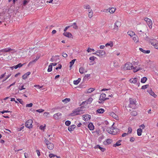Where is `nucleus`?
Here are the masks:
<instances>
[{
	"mask_svg": "<svg viewBox=\"0 0 158 158\" xmlns=\"http://www.w3.org/2000/svg\"><path fill=\"white\" fill-rule=\"evenodd\" d=\"M86 110L85 106H81L74 110L70 114V116H73L83 114Z\"/></svg>",
	"mask_w": 158,
	"mask_h": 158,
	"instance_id": "nucleus-1",
	"label": "nucleus"
},
{
	"mask_svg": "<svg viewBox=\"0 0 158 158\" xmlns=\"http://www.w3.org/2000/svg\"><path fill=\"white\" fill-rule=\"evenodd\" d=\"M134 66L132 63L130 62H127L124 64L123 67H122V69L123 70H133Z\"/></svg>",
	"mask_w": 158,
	"mask_h": 158,
	"instance_id": "nucleus-2",
	"label": "nucleus"
},
{
	"mask_svg": "<svg viewBox=\"0 0 158 158\" xmlns=\"http://www.w3.org/2000/svg\"><path fill=\"white\" fill-rule=\"evenodd\" d=\"M106 131L110 134L115 135L118 131V129L113 127H108L107 128Z\"/></svg>",
	"mask_w": 158,
	"mask_h": 158,
	"instance_id": "nucleus-3",
	"label": "nucleus"
},
{
	"mask_svg": "<svg viewBox=\"0 0 158 158\" xmlns=\"http://www.w3.org/2000/svg\"><path fill=\"white\" fill-rule=\"evenodd\" d=\"M44 141L46 145L48 148L49 150H52L54 147L53 143H50L48 140L45 138Z\"/></svg>",
	"mask_w": 158,
	"mask_h": 158,
	"instance_id": "nucleus-4",
	"label": "nucleus"
},
{
	"mask_svg": "<svg viewBox=\"0 0 158 158\" xmlns=\"http://www.w3.org/2000/svg\"><path fill=\"white\" fill-rule=\"evenodd\" d=\"M143 65L142 64H138L136 66H134L133 72L135 73L138 71L143 69Z\"/></svg>",
	"mask_w": 158,
	"mask_h": 158,
	"instance_id": "nucleus-5",
	"label": "nucleus"
},
{
	"mask_svg": "<svg viewBox=\"0 0 158 158\" xmlns=\"http://www.w3.org/2000/svg\"><path fill=\"white\" fill-rule=\"evenodd\" d=\"M109 99L108 98H106V94H102L99 97L98 103H102L106 100Z\"/></svg>",
	"mask_w": 158,
	"mask_h": 158,
	"instance_id": "nucleus-6",
	"label": "nucleus"
},
{
	"mask_svg": "<svg viewBox=\"0 0 158 158\" xmlns=\"http://www.w3.org/2000/svg\"><path fill=\"white\" fill-rule=\"evenodd\" d=\"M121 26V22L118 20H117L114 23V27L113 29L114 31H118V28L120 27Z\"/></svg>",
	"mask_w": 158,
	"mask_h": 158,
	"instance_id": "nucleus-7",
	"label": "nucleus"
},
{
	"mask_svg": "<svg viewBox=\"0 0 158 158\" xmlns=\"http://www.w3.org/2000/svg\"><path fill=\"white\" fill-rule=\"evenodd\" d=\"M32 123L33 121L31 119H29L25 123V126L26 127L28 128H31L33 127L32 125Z\"/></svg>",
	"mask_w": 158,
	"mask_h": 158,
	"instance_id": "nucleus-8",
	"label": "nucleus"
},
{
	"mask_svg": "<svg viewBox=\"0 0 158 158\" xmlns=\"http://www.w3.org/2000/svg\"><path fill=\"white\" fill-rule=\"evenodd\" d=\"M144 20L146 22L149 28L152 29V20L148 18H145L144 19Z\"/></svg>",
	"mask_w": 158,
	"mask_h": 158,
	"instance_id": "nucleus-9",
	"label": "nucleus"
},
{
	"mask_svg": "<svg viewBox=\"0 0 158 158\" xmlns=\"http://www.w3.org/2000/svg\"><path fill=\"white\" fill-rule=\"evenodd\" d=\"M129 102L130 103V106L131 107V106L133 105L134 106L133 108L134 109H135V106L136 105V101L135 99H134L131 98L129 99Z\"/></svg>",
	"mask_w": 158,
	"mask_h": 158,
	"instance_id": "nucleus-10",
	"label": "nucleus"
},
{
	"mask_svg": "<svg viewBox=\"0 0 158 158\" xmlns=\"http://www.w3.org/2000/svg\"><path fill=\"white\" fill-rule=\"evenodd\" d=\"M106 52L104 51L103 50H98L96 51L95 53L94 54H96L97 56H99L101 57L104 55Z\"/></svg>",
	"mask_w": 158,
	"mask_h": 158,
	"instance_id": "nucleus-11",
	"label": "nucleus"
},
{
	"mask_svg": "<svg viewBox=\"0 0 158 158\" xmlns=\"http://www.w3.org/2000/svg\"><path fill=\"white\" fill-rule=\"evenodd\" d=\"M3 53L11 52V53H14L16 52L15 49H12L10 48H7L3 49Z\"/></svg>",
	"mask_w": 158,
	"mask_h": 158,
	"instance_id": "nucleus-12",
	"label": "nucleus"
},
{
	"mask_svg": "<svg viewBox=\"0 0 158 158\" xmlns=\"http://www.w3.org/2000/svg\"><path fill=\"white\" fill-rule=\"evenodd\" d=\"M113 142V140L111 139H108L105 140L103 142L105 145H108L111 144Z\"/></svg>",
	"mask_w": 158,
	"mask_h": 158,
	"instance_id": "nucleus-13",
	"label": "nucleus"
},
{
	"mask_svg": "<svg viewBox=\"0 0 158 158\" xmlns=\"http://www.w3.org/2000/svg\"><path fill=\"white\" fill-rule=\"evenodd\" d=\"M82 117L83 119L86 122L89 121L91 118V116L88 114L83 115Z\"/></svg>",
	"mask_w": 158,
	"mask_h": 158,
	"instance_id": "nucleus-14",
	"label": "nucleus"
},
{
	"mask_svg": "<svg viewBox=\"0 0 158 158\" xmlns=\"http://www.w3.org/2000/svg\"><path fill=\"white\" fill-rule=\"evenodd\" d=\"M115 10V8L112 7L106 10H105L103 11L105 12H109L111 14H113Z\"/></svg>",
	"mask_w": 158,
	"mask_h": 158,
	"instance_id": "nucleus-15",
	"label": "nucleus"
},
{
	"mask_svg": "<svg viewBox=\"0 0 158 158\" xmlns=\"http://www.w3.org/2000/svg\"><path fill=\"white\" fill-rule=\"evenodd\" d=\"M61 116L62 114L58 112L54 114L53 115V117L55 119L57 120L60 119Z\"/></svg>",
	"mask_w": 158,
	"mask_h": 158,
	"instance_id": "nucleus-16",
	"label": "nucleus"
},
{
	"mask_svg": "<svg viewBox=\"0 0 158 158\" xmlns=\"http://www.w3.org/2000/svg\"><path fill=\"white\" fill-rule=\"evenodd\" d=\"M93 100V99L92 98H90L89 99H88L86 101H85V102H82V104L84 105L86 103L87 104H90L91 103Z\"/></svg>",
	"mask_w": 158,
	"mask_h": 158,
	"instance_id": "nucleus-17",
	"label": "nucleus"
},
{
	"mask_svg": "<svg viewBox=\"0 0 158 158\" xmlns=\"http://www.w3.org/2000/svg\"><path fill=\"white\" fill-rule=\"evenodd\" d=\"M129 81L131 83L135 84L137 83L138 79L136 78H132Z\"/></svg>",
	"mask_w": 158,
	"mask_h": 158,
	"instance_id": "nucleus-18",
	"label": "nucleus"
},
{
	"mask_svg": "<svg viewBox=\"0 0 158 158\" xmlns=\"http://www.w3.org/2000/svg\"><path fill=\"white\" fill-rule=\"evenodd\" d=\"M158 41L157 40L154 39H150L149 40V42L151 43V44L152 45H154Z\"/></svg>",
	"mask_w": 158,
	"mask_h": 158,
	"instance_id": "nucleus-19",
	"label": "nucleus"
},
{
	"mask_svg": "<svg viewBox=\"0 0 158 158\" xmlns=\"http://www.w3.org/2000/svg\"><path fill=\"white\" fill-rule=\"evenodd\" d=\"M105 110L104 109L102 108H99L96 111V114H101L104 113Z\"/></svg>",
	"mask_w": 158,
	"mask_h": 158,
	"instance_id": "nucleus-20",
	"label": "nucleus"
},
{
	"mask_svg": "<svg viewBox=\"0 0 158 158\" xmlns=\"http://www.w3.org/2000/svg\"><path fill=\"white\" fill-rule=\"evenodd\" d=\"M131 63H132L133 66H136L139 64V61L138 60L135 59V60H132Z\"/></svg>",
	"mask_w": 158,
	"mask_h": 158,
	"instance_id": "nucleus-21",
	"label": "nucleus"
},
{
	"mask_svg": "<svg viewBox=\"0 0 158 158\" xmlns=\"http://www.w3.org/2000/svg\"><path fill=\"white\" fill-rule=\"evenodd\" d=\"M30 74L31 72H28L25 73L22 76L23 79L24 80L26 79Z\"/></svg>",
	"mask_w": 158,
	"mask_h": 158,
	"instance_id": "nucleus-22",
	"label": "nucleus"
},
{
	"mask_svg": "<svg viewBox=\"0 0 158 158\" xmlns=\"http://www.w3.org/2000/svg\"><path fill=\"white\" fill-rule=\"evenodd\" d=\"M63 35L68 38H71L72 36V34L69 32H65L63 33Z\"/></svg>",
	"mask_w": 158,
	"mask_h": 158,
	"instance_id": "nucleus-23",
	"label": "nucleus"
},
{
	"mask_svg": "<svg viewBox=\"0 0 158 158\" xmlns=\"http://www.w3.org/2000/svg\"><path fill=\"white\" fill-rule=\"evenodd\" d=\"M121 140H119L118 141L115 143L114 144L113 146L114 147H116L117 146H119L121 145Z\"/></svg>",
	"mask_w": 158,
	"mask_h": 158,
	"instance_id": "nucleus-24",
	"label": "nucleus"
},
{
	"mask_svg": "<svg viewBox=\"0 0 158 158\" xmlns=\"http://www.w3.org/2000/svg\"><path fill=\"white\" fill-rule=\"evenodd\" d=\"M88 128L91 131L93 130L94 128V125L91 123H90L88 124Z\"/></svg>",
	"mask_w": 158,
	"mask_h": 158,
	"instance_id": "nucleus-25",
	"label": "nucleus"
},
{
	"mask_svg": "<svg viewBox=\"0 0 158 158\" xmlns=\"http://www.w3.org/2000/svg\"><path fill=\"white\" fill-rule=\"evenodd\" d=\"M76 127V126L75 125H72L68 127V130L70 131H73Z\"/></svg>",
	"mask_w": 158,
	"mask_h": 158,
	"instance_id": "nucleus-26",
	"label": "nucleus"
},
{
	"mask_svg": "<svg viewBox=\"0 0 158 158\" xmlns=\"http://www.w3.org/2000/svg\"><path fill=\"white\" fill-rule=\"evenodd\" d=\"M137 135L139 136L141 135L142 133L143 132L141 128H139L137 130Z\"/></svg>",
	"mask_w": 158,
	"mask_h": 158,
	"instance_id": "nucleus-27",
	"label": "nucleus"
},
{
	"mask_svg": "<svg viewBox=\"0 0 158 158\" xmlns=\"http://www.w3.org/2000/svg\"><path fill=\"white\" fill-rule=\"evenodd\" d=\"M133 40L135 43H137L139 41L138 37L137 35H135L133 36Z\"/></svg>",
	"mask_w": 158,
	"mask_h": 158,
	"instance_id": "nucleus-28",
	"label": "nucleus"
},
{
	"mask_svg": "<svg viewBox=\"0 0 158 158\" xmlns=\"http://www.w3.org/2000/svg\"><path fill=\"white\" fill-rule=\"evenodd\" d=\"M90 74H87L85 75L83 78V81L87 80L89 79L90 77Z\"/></svg>",
	"mask_w": 158,
	"mask_h": 158,
	"instance_id": "nucleus-29",
	"label": "nucleus"
},
{
	"mask_svg": "<svg viewBox=\"0 0 158 158\" xmlns=\"http://www.w3.org/2000/svg\"><path fill=\"white\" fill-rule=\"evenodd\" d=\"M127 34L130 35L131 37L135 35V33L133 31H129L127 32Z\"/></svg>",
	"mask_w": 158,
	"mask_h": 158,
	"instance_id": "nucleus-30",
	"label": "nucleus"
},
{
	"mask_svg": "<svg viewBox=\"0 0 158 158\" xmlns=\"http://www.w3.org/2000/svg\"><path fill=\"white\" fill-rule=\"evenodd\" d=\"M113 46V42L112 41H110V42L106 43L105 44L106 47L110 46L111 48Z\"/></svg>",
	"mask_w": 158,
	"mask_h": 158,
	"instance_id": "nucleus-31",
	"label": "nucleus"
},
{
	"mask_svg": "<svg viewBox=\"0 0 158 158\" xmlns=\"http://www.w3.org/2000/svg\"><path fill=\"white\" fill-rule=\"evenodd\" d=\"M81 81V79L78 78L77 80H74L73 81V84L75 85H78Z\"/></svg>",
	"mask_w": 158,
	"mask_h": 158,
	"instance_id": "nucleus-32",
	"label": "nucleus"
},
{
	"mask_svg": "<svg viewBox=\"0 0 158 158\" xmlns=\"http://www.w3.org/2000/svg\"><path fill=\"white\" fill-rule=\"evenodd\" d=\"M149 93L154 98H156V95L152 90H150L149 91Z\"/></svg>",
	"mask_w": 158,
	"mask_h": 158,
	"instance_id": "nucleus-33",
	"label": "nucleus"
},
{
	"mask_svg": "<svg viewBox=\"0 0 158 158\" xmlns=\"http://www.w3.org/2000/svg\"><path fill=\"white\" fill-rule=\"evenodd\" d=\"M114 66L116 68L119 67V64L116 61H114Z\"/></svg>",
	"mask_w": 158,
	"mask_h": 158,
	"instance_id": "nucleus-34",
	"label": "nucleus"
},
{
	"mask_svg": "<svg viewBox=\"0 0 158 158\" xmlns=\"http://www.w3.org/2000/svg\"><path fill=\"white\" fill-rule=\"evenodd\" d=\"M85 69L83 67H81L79 69V71L81 74H83L85 72Z\"/></svg>",
	"mask_w": 158,
	"mask_h": 158,
	"instance_id": "nucleus-35",
	"label": "nucleus"
},
{
	"mask_svg": "<svg viewBox=\"0 0 158 158\" xmlns=\"http://www.w3.org/2000/svg\"><path fill=\"white\" fill-rule=\"evenodd\" d=\"M147 80V78L146 77H143L141 78V82L142 83H144Z\"/></svg>",
	"mask_w": 158,
	"mask_h": 158,
	"instance_id": "nucleus-36",
	"label": "nucleus"
},
{
	"mask_svg": "<svg viewBox=\"0 0 158 158\" xmlns=\"http://www.w3.org/2000/svg\"><path fill=\"white\" fill-rule=\"evenodd\" d=\"M24 64H22L21 63H19L17 65L15 66L14 67V68L15 69H17L18 68H20L22 67L23 65Z\"/></svg>",
	"mask_w": 158,
	"mask_h": 158,
	"instance_id": "nucleus-37",
	"label": "nucleus"
},
{
	"mask_svg": "<svg viewBox=\"0 0 158 158\" xmlns=\"http://www.w3.org/2000/svg\"><path fill=\"white\" fill-rule=\"evenodd\" d=\"M70 101V99L69 98H66L62 100V102H64L65 103H66L67 102H69Z\"/></svg>",
	"mask_w": 158,
	"mask_h": 158,
	"instance_id": "nucleus-38",
	"label": "nucleus"
},
{
	"mask_svg": "<svg viewBox=\"0 0 158 158\" xmlns=\"http://www.w3.org/2000/svg\"><path fill=\"white\" fill-rule=\"evenodd\" d=\"M76 60V59L72 60L70 62V67L71 68L72 66L73 65L75 61Z\"/></svg>",
	"mask_w": 158,
	"mask_h": 158,
	"instance_id": "nucleus-39",
	"label": "nucleus"
},
{
	"mask_svg": "<svg viewBox=\"0 0 158 158\" xmlns=\"http://www.w3.org/2000/svg\"><path fill=\"white\" fill-rule=\"evenodd\" d=\"M94 90H95V89L94 88H90L87 89V92L88 93H90L92 92L93 91H94Z\"/></svg>",
	"mask_w": 158,
	"mask_h": 158,
	"instance_id": "nucleus-40",
	"label": "nucleus"
},
{
	"mask_svg": "<svg viewBox=\"0 0 158 158\" xmlns=\"http://www.w3.org/2000/svg\"><path fill=\"white\" fill-rule=\"evenodd\" d=\"M93 11L92 12H89V13L88 14V17L89 18H90V19L91 18L93 17Z\"/></svg>",
	"mask_w": 158,
	"mask_h": 158,
	"instance_id": "nucleus-41",
	"label": "nucleus"
},
{
	"mask_svg": "<svg viewBox=\"0 0 158 158\" xmlns=\"http://www.w3.org/2000/svg\"><path fill=\"white\" fill-rule=\"evenodd\" d=\"M52 70V66L50 64L49 65L47 71L48 72H51Z\"/></svg>",
	"mask_w": 158,
	"mask_h": 158,
	"instance_id": "nucleus-42",
	"label": "nucleus"
},
{
	"mask_svg": "<svg viewBox=\"0 0 158 158\" xmlns=\"http://www.w3.org/2000/svg\"><path fill=\"white\" fill-rule=\"evenodd\" d=\"M83 7L85 9H90V8H91L90 6L88 4L84 5L83 6Z\"/></svg>",
	"mask_w": 158,
	"mask_h": 158,
	"instance_id": "nucleus-43",
	"label": "nucleus"
},
{
	"mask_svg": "<svg viewBox=\"0 0 158 158\" xmlns=\"http://www.w3.org/2000/svg\"><path fill=\"white\" fill-rule=\"evenodd\" d=\"M131 114L134 116L137 115V113L136 111H133L131 112Z\"/></svg>",
	"mask_w": 158,
	"mask_h": 158,
	"instance_id": "nucleus-44",
	"label": "nucleus"
},
{
	"mask_svg": "<svg viewBox=\"0 0 158 158\" xmlns=\"http://www.w3.org/2000/svg\"><path fill=\"white\" fill-rule=\"evenodd\" d=\"M49 112H45L44 114V117L47 118L49 117Z\"/></svg>",
	"mask_w": 158,
	"mask_h": 158,
	"instance_id": "nucleus-45",
	"label": "nucleus"
},
{
	"mask_svg": "<svg viewBox=\"0 0 158 158\" xmlns=\"http://www.w3.org/2000/svg\"><path fill=\"white\" fill-rule=\"evenodd\" d=\"M132 129L130 127H129L128 128V131H127V133L128 134H131L132 132Z\"/></svg>",
	"mask_w": 158,
	"mask_h": 158,
	"instance_id": "nucleus-46",
	"label": "nucleus"
},
{
	"mask_svg": "<svg viewBox=\"0 0 158 158\" xmlns=\"http://www.w3.org/2000/svg\"><path fill=\"white\" fill-rule=\"evenodd\" d=\"M46 125L44 124V126L41 125L40 127V129L41 130H44L45 129Z\"/></svg>",
	"mask_w": 158,
	"mask_h": 158,
	"instance_id": "nucleus-47",
	"label": "nucleus"
},
{
	"mask_svg": "<svg viewBox=\"0 0 158 158\" xmlns=\"http://www.w3.org/2000/svg\"><path fill=\"white\" fill-rule=\"evenodd\" d=\"M65 124L67 126H69L71 124V122L69 120H67L65 122Z\"/></svg>",
	"mask_w": 158,
	"mask_h": 158,
	"instance_id": "nucleus-48",
	"label": "nucleus"
},
{
	"mask_svg": "<svg viewBox=\"0 0 158 158\" xmlns=\"http://www.w3.org/2000/svg\"><path fill=\"white\" fill-rule=\"evenodd\" d=\"M155 48L158 49V41L153 45Z\"/></svg>",
	"mask_w": 158,
	"mask_h": 158,
	"instance_id": "nucleus-49",
	"label": "nucleus"
},
{
	"mask_svg": "<svg viewBox=\"0 0 158 158\" xmlns=\"http://www.w3.org/2000/svg\"><path fill=\"white\" fill-rule=\"evenodd\" d=\"M56 155L52 153L50 154L49 155V157L50 158H52L53 157H56Z\"/></svg>",
	"mask_w": 158,
	"mask_h": 158,
	"instance_id": "nucleus-50",
	"label": "nucleus"
},
{
	"mask_svg": "<svg viewBox=\"0 0 158 158\" xmlns=\"http://www.w3.org/2000/svg\"><path fill=\"white\" fill-rule=\"evenodd\" d=\"M148 85H143L142 86L141 89H146L148 88Z\"/></svg>",
	"mask_w": 158,
	"mask_h": 158,
	"instance_id": "nucleus-51",
	"label": "nucleus"
},
{
	"mask_svg": "<svg viewBox=\"0 0 158 158\" xmlns=\"http://www.w3.org/2000/svg\"><path fill=\"white\" fill-rule=\"evenodd\" d=\"M33 106V104L32 103H30L29 104H27L26 105V107H31Z\"/></svg>",
	"mask_w": 158,
	"mask_h": 158,
	"instance_id": "nucleus-52",
	"label": "nucleus"
},
{
	"mask_svg": "<svg viewBox=\"0 0 158 158\" xmlns=\"http://www.w3.org/2000/svg\"><path fill=\"white\" fill-rule=\"evenodd\" d=\"M73 28H74L75 29H77V25L76 23H73Z\"/></svg>",
	"mask_w": 158,
	"mask_h": 158,
	"instance_id": "nucleus-53",
	"label": "nucleus"
},
{
	"mask_svg": "<svg viewBox=\"0 0 158 158\" xmlns=\"http://www.w3.org/2000/svg\"><path fill=\"white\" fill-rule=\"evenodd\" d=\"M62 55L65 58L67 57L68 56L67 54L64 52H63L62 53Z\"/></svg>",
	"mask_w": 158,
	"mask_h": 158,
	"instance_id": "nucleus-54",
	"label": "nucleus"
},
{
	"mask_svg": "<svg viewBox=\"0 0 158 158\" xmlns=\"http://www.w3.org/2000/svg\"><path fill=\"white\" fill-rule=\"evenodd\" d=\"M37 61L35 60H32L31 61H30L28 64V66H29L32 63H35V62Z\"/></svg>",
	"mask_w": 158,
	"mask_h": 158,
	"instance_id": "nucleus-55",
	"label": "nucleus"
},
{
	"mask_svg": "<svg viewBox=\"0 0 158 158\" xmlns=\"http://www.w3.org/2000/svg\"><path fill=\"white\" fill-rule=\"evenodd\" d=\"M28 2L27 0H24L23 2V4L24 6H25Z\"/></svg>",
	"mask_w": 158,
	"mask_h": 158,
	"instance_id": "nucleus-56",
	"label": "nucleus"
},
{
	"mask_svg": "<svg viewBox=\"0 0 158 158\" xmlns=\"http://www.w3.org/2000/svg\"><path fill=\"white\" fill-rule=\"evenodd\" d=\"M36 152L37 155L39 156H40V151L38 150H36Z\"/></svg>",
	"mask_w": 158,
	"mask_h": 158,
	"instance_id": "nucleus-57",
	"label": "nucleus"
},
{
	"mask_svg": "<svg viewBox=\"0 0 158 158\" xmlns=\"http://www.w3.org/2000/svg\"><path fill=\"white\" fill-rule=\"evenodd\" d=\"M99 149H100L102 152H104L106 150V149L105 148L101 147L99 148Z\"/></svg>",
	"mask_w": 158,
	"mask_h": 158,
	"instance_id": "nucleus-58",
	"label": "nucleus"
},
{
	"mask_svg": "<svg viewBox=\"0 0 158 158\" xmlns=\"http://www.w3.org/2000/svg\"><path fill=\"white\" fill-rule=\"evenodd\" d=\"M11 74H10L9 75H8L5 79H4L2 80V82H3L6 81L11 76Z\"/></svg>",
	"mask_w": 158,
	"mask_h": 158,
	"instance_id": "nucleus-59",
	"label": "nucleus"
},
{
	"mask_svg": "<svg viewBox=\"0 0 158 158\" xmlns=\"http://www.w3.org/2000/svg\"><path fill=\"white\" fill-rule=\"evenodd\" d=\"M24 156L25 158H29V155L28 153L26 152H25L24 153Z\"/></svg>",
	"mask_w": 158,
	"mask_h": 158,
	"instance_id": "nucleus-60",
	"label": "nucleus"
},
{
	"mask_svg": "<svg viewBox=\"0 0 158 158\" xmlns=\"http://www.w3.org/2000/svg\"><path fill=\"white\" fill-rule=\"evenodd\" d=\"M139 127L140 128H141L142 129H144L145 127V126L144 124H141Z\"/></svg>",
	"mask_w": 158,
	"mask_h": 158,
	"instance_id": "nucleus-61",
	"label": "nucleus"
},
{
	"mask_svg": "<svg viewBox=\"0 0 158 158\" xmlns=\"http://www.w3.org/2000/svg\"><path fill=\"white\" fill-rule=\"evenodd\" d=\"M6 73H4L2 74L0 76V80H1L4 77Z\"/></svg>",
	"mask_w": 158,
	"mask_h": 158,
	"instance_id": "nucleus-62",
	"label": "nucleus"
},
{
	"mask_svg": "<svg viewBox=\"0 0 158 158\" xmlns=\"http://www.w3.org/2000/svg\"><path fill=\"white\" fill-rule=\"evenodd\" d=\"M44 111V110L42 109H39L37 110H36V111L39 113H41L43 112Z\"/></svg>",
	"mask_w": 158,
	"mask_h": 158,
	"instance_id": "nucleus-63",
	"label": "nucleus"
},
{
	"mask_svg": "<svg viewBox=\"0 0 158 158\" xmlns=\"http://www.w3.org/2000/svg\"><path fill=\"white\" fill-rule=\"evenodd\" d=\"M72 26H67L64 29V32H66V31H67V30L70 27H71Z\"/></svg>",
	"mask_w": 158,
	"mask_h": 158,
	"instance_id": "nucleus-64",
	"label": "nucleus"
}]
</instances>
